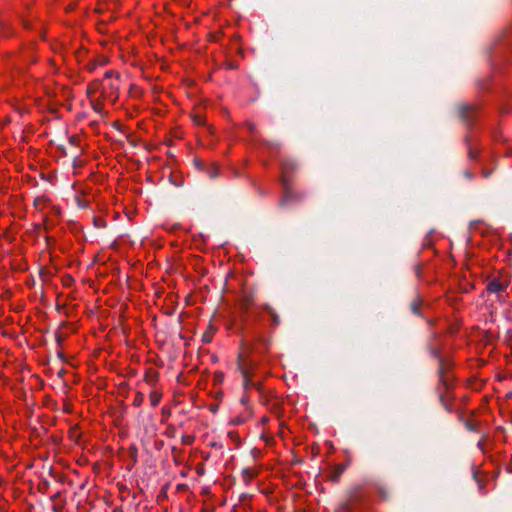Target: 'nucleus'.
Listing matches in <instances>:
<instances>
[{"mask_svg":"<svg viewBox=\"0 0 512 512\" xmlns=\"http://www.w3.org/2000/svg\"><path fill=\"white\" fill-rule=\"evenodd\" d=\"M508 285H509V279L506 276L501 275V276L491 279L487 283L486 289H487V291H489L491 293H500V292L504 291Z\"/></svg>","mask_w":512,"mask_h":512,"instance_id":"f257e3e1","label":"nucleus"},{"mask_svg":"<svg viewBox=\"0 0 512 512\" xmlns=\"http://www.w3.org/2000/svg\"><path fill=\"white\" fill-rule=\"evenodd\" d=\"M282 186H283V197L280 201L282 206L288 205L290 202H293L298 199L296 193L292 190V187L288 183L286 177L283 175L282 177Z\"/></svg>","mask_w":512,"mask_h":512,"instance_id":"f03ea898","label":"nucleus"},{"mask_svg":"<svg viewBox=\"0 0 512 512\" xmlns=\"http://www.w3.org/2000/svg\"><path fill=\"white\" fill-rule=\"evenodd\" d=\"M106 63H107V58L104 57V56H100V57H97V58H94V59L90 60L86 64V69L89 70V71H93L98 66H104Z\"/></svg>","mask_w":512,"mask_h":512,"instance_id":"7ed1b4c3","label":"nucleus"},{"mask_svg":"<svg viewBox=\"0 0 512 512\" xmlns=\"http://www.w3.org/2000/svg\"><path fill=\"white\" fill-rule=\"evenodd\" d=\"M262 309L267 313L269 314V316L271 317V321H272V325L273 326H278L280 324V318H279V315L276 313V311L268 304H264L262 306Z\"/></svg>","mask_w":512,"mask_h":512,"instance_id":"20e7f679","label":"nucleus"},{"mask_svg":"<svg viewBox=\"0 0 512 512\" xmlns=\"http://www.w3.org/2000/svg\"><path fill=\"white\" fill-rule=\"evenodd\" d=\"M257 469L253 467L245 468L242 471V477L246 484H249L256 476H257Z\"/></svg>","mask_w":512,"mask_h":512,"instance_id":"39448f33","label":"nucleus"},{"mask_svg":"<svg viewBox=\"0 0 512 512\" xmlns=\"http://www.w3.org/2000/svg\"><path fill=\"white\" fill-rule=\"evenodd\" d=\"M461 117L466 121H470L471 115L474 112V108L470 105H462L459 109Z\"/></svg>","mask_w":512,"mask_h":512,"instance_id":"423d86ee","label":"nucleus"},{"mask_svg":"<svg viewBox=\"0 0 512 512\" xmlns=\"http://www.w3.org/2000/svg\"><path fill=\"white\" fill-rule=\"evenodd\" d=\"M345 470V466L338 464L334 467L333 472L330 476L333 482H337Z\"/></svg>","mask_w":512,"mask_h":512,"instance_id":"0eeeda50","label":"nucleus"},{"mask_svg":"<svg viewBox=\"0 0 512 512\" xmlns=\"http://www.w3.org/2000/svg\"><path fill=\"white\" fill-rule=\"evenodd\" d=\"M215 332L216 329L213 326H209L202 336V341L204 343H210L213 339Z\"/></svg>","mask_w":512,"mask_h":512,"instance_id":"6e6552de","label":"nucleus"},{"mask_svg":"<svg viewBox=\"0 0 512 512\" xmlns=\"http://www.w3.org/2000/svg\"><path fill=\"white\" fill-rule=\"evenodd\" d=\"M161 393H159L158 391H152L149 395V399H150V403L152 406H157L159 403H160V400H161Z\"/></svg>","mask_w":512,"mask_h":512,"instance_id":"1a4fd4ad","label":"nucleus"},{"mask_svg":"<svg viewBox=\"0 0 512 512\" xmlns=\"http://www.w3.org/2000/svg\"><path fill=\"white\" fill-rule=\"evenodd\" d=\"M251 386H253V382H252V380H251V379H249L248 375H247V374H245V375H244V387H245V388H249V387H251Z\"/></svg>","mask_w":512,"mask_h":512,"instance_id":"9d476101","label":"nucleus"},{"mask_svg":"<svg viewBox=\"0 0 512 512\" xmlns=\"http://www.w3.org/2000/svg\"><path fill=\"white\" fill-rule=\"evenodd\" d=\"M420 305L417 302L412 303L411 309L415 314H419Z\"/></svg>","mask_w":512,"mask_h":512,"instance_id":"9b49d317","label":"nucleus"},{"mask_svg":"<svg viewBox=\"0 0 512 512\" xmlns=\"http://www.w3.org/2000/svg\"><path fill=\"white\" fill-rule=\"evenodd\" d=\"M78 206L81 207V208H86L87 207V202L78 199Z\"/></svg>","mask_w":512,"mask_h":512,"instance_id":"f8f14e48","label":"nucleus"},{"mask_svg":"<svg viewBox=\"0 0 512 512\" xmlns=\"http://www.w3.org/2000/svg\"><path fill=\"white\" fill-rule=\"evenodd\" d=\"M194 121L198 125L202 124V122H203L200 116H195Z\"/></svg>","mask_w":512,"mask_h":512,"instance_id":"ddd939ff","label":"nucleus"},{"mask_svg":"<svg viewBox=\"0 0 512 512\" xmlns=\"http://www.w3.org/2000/svg\"><path fill=\"white\" fill-rule=\"evenodd\" d=\"M248 129H249V131H250V132H252V133H253V132H254V130H255V127H254V125H253V124H248Z\"/></svg>","mask_w":512,"mask_h":512,"instance_id":"4468645a","label":"nucleus"},{"mask_svg":"<svg viewBox=\"0 0 512 512\" xmlns=\"http://www.w3.org/2000/svg\"><path fill=\"white\" fill-rule=\"evenodd\" d=\"M469 156H470V158H473V159L476 158V154L473 152V150L469 151Z\"/></svg>","mask_w":512,"mask_h":512,"instance_id":"2eb2a0df","label":"nucleus"},{"mask_svg":"<svg viewBox=\"0 0 512 512\" xmlns=\"http://www.w3.org/2000/svg\"><path fill=\"white\" fill-rule=\"evenodd\" d=\"M468 178H472V175L470 173H466Z\"/></svg>","mask_w":512,"mask_h":512,"instance_id":"dca6fc26","label":"nucleus"}]
</instances>
